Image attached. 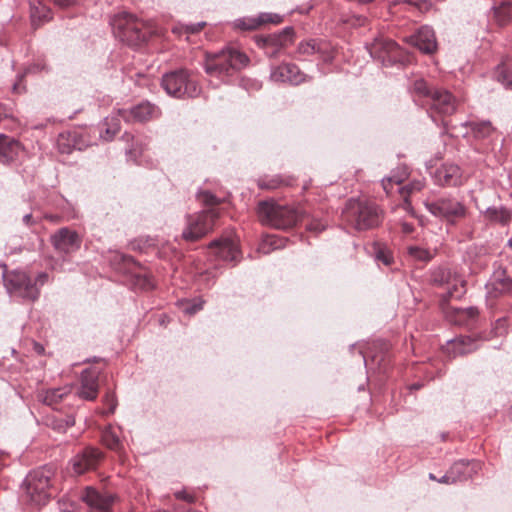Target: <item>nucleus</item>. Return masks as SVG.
<instances>
[{
  "label": "nucleus",
  "instance_id": "48",
  "mask_svg": "<svg viewBox=\"0 0 512 512\" xmlns=\"http://www.w3.org/2000/svg\"><path fill=\"white\" fill-rule=\"evenodd\" d=\"M59 512H78L75 505L69 502H59Z\"/></svg>",
  "mask_w": 512,
  "mask_h": 512
},
{
  "label": "nucleus",
  "instance_id": "55",
  "mask_svg": "<svg viewBox=\"0 0 512 512\" xmlns=\"http://www.w3.org/2000/svg\"><path fill=\"white\" fill-rule=\"evenodd\" d=\"M414 230V227L412 224H409V223H402V232L405 233V234H410L412 233Z\"/></svg>",
  "mask_w": 512,
  "mask_h": 512
},
{
  "label": "nucleus",
  "instance_id": "32",
  "mask_svg": "<svg viewBox=\"0 0 512 512\" xmlns=\"http://www.w3.org/2000/svg\"><path fill=\"white\" fill-rule=\"evenodd\" d=\"M494 17L500 26L509 24L512 20V7L509 0H503L494 6Z\"/></svg>",
  "mask_w": 512,
  "mask_h": 512
},
{
  "label": "nucleus",
  "instance_id": "40",
  "mask_svg": "<svg viewBox=\"0 0 512 512\" xmlns=\"http://www.w3.org/2000/svg\"><path fill=\"white\" fill-rule=\"evenodd\" d=\"M105 130L101 132V137L106 141L111 140L120 130V122L118 117L111 116L105 119Z\"/></svg>",
  "mask_w": 512,
  "mask_h": 512
},
{
  "label": "nucleus",
  "instance_id": "41",
  "mask_svg": "<svg viewBox=\"0 0 512 512\" xmlns=\"http://www.w3.org/2000/svg\"><path fill=\"white\" fill-rule=\"evenodd\" d=\"M205 26H206L205 22H199L197 24H192V25H179V26H175L172 29V31H173V33H175L177 35H182V34L192 35V34H196V33H199L200 31H202Z\"/></svg>",
  "mask_w": 512,
  "mask_h": 512
},
{
  "label": "nucleus",
  "instance_id": "34",
  "mask_svg": "<svg viewBox=\"0 0 512 512\" xmlns=\"http://www.w3.org/2000/svg\"><path fill=\"white\" fill-rule=\"evenodd\" d=\"M484 217L491 222L506 225L511 220V212L504 207H500V208L493 207V208H488L485 211Z\"/></svg>",
  "mask_w": 512,
  "mask_h": 512
},
{
  "label": "nucleus",
  "instance_id": "61",
  "mask_svg": "<svg viewBox=\"0 0 512 512\" xmlns=\"http://www.w3.org/2000/svg\"><path fill=\"white\" fill-rule=\"evenodd\" d=\"M111 402H113V399H111ZM114 409H115V404L112 403L110 409H109V413H113L114 412Z\"/></svg>",
  "mask_w": 512,
  "mask_h": 512
},
{
  "label": "nucleus",
  "instance_id": "36",
  "mask_svg": "<svg viewBox=\"0 0 512 512\" xmlns=\"http://www.w3.org/2000/svg\"><path fill=\"white\" fill-rule=\"evenodd\" d=\"M497 78L512 89V57L505 59L497 68Z\"/></svg>",
  "mask_w": 512,
  "mask_h": 512
},
{
  "label": "nucleus",
  "instance_id": "24",
  "mask_svg": "<svg viewBox=\"0 0 512 512\" xmlns=\"http://www.w3.org/2000/svg\"><path fill=\"white\" fill-rule=\"evenodd\" d=\"M408 42L428 54L437 48L434 31L427 26L421 27L416 34L410 36Z\"/></svg>",
  "mask_w": 512,
  "mask_h": 512
},
{
  "label": "nucleus",
  "instance_id": "19",
  "mask_svg": "<svg viewBox=\"0 0 512 512\" xmlns=\"http://www.w3.org/2000/svg\"><path fill=\"white\" fill-rule=\"evenodd\" d=\"M160 110L149 102H142L131 109H119L118 116L126 122H145L157 118Z\"/></svg>",
  "mask_w": 512,
  "mask_h": 512
},
{
  "label": "nucleus",
  "instance_id": "46",
  "mask_svg": "<svg viewBox=\"0 0 512 512\" xmlns=\"http://www.w3.org/2000/svg\"><path fill=\"white\" fill-rule=\"evenodd\" d=\"M377 259L383 262L386 266H389L393 262L392 255L385 250H379L376 255Z\"/></svg>",
  "mask_w": 512,
  "mask_h": 512
},
{
  "label": "nucleus",
  "instance_id": "12",
  "mask_svg": "<svg viewBox=\"0 0 512 512\" xmlns=\"http://www.w3.org/2000/svg\"><path fill=\"white\" fill-rule=\"evenodd\" d=\"M432 281L446 289L447 298L459 299L466 292L465 280L449 268H438L435 270Z\"/></svg>",
  "mask_w": 512,
  "mask_h": 512
},
{
  "label": "nucleus",
  "instance_id": "10",
  "mask_svg": "<svg viewBox=\"0 0 512 512\" xmlns=\"http://www.w3.org/2000/svg\"><path fill=\"white\" fill-rule=\"evenodd\" d=\"M4 282L7 290L15 295L34 301L39 296L37 284L25 273L13 271L5 274Z\"/></svg>",
  "mask_w": 512,
  "mask_h": 512
},
{
  "label": "nucleus",
  "instance_id": "15",
  "mask_svg": "<svg viewBox=\"0 0 512 512\" xmlns=\"http://www.w3.org/2000/svg\"><path fill=\"white\" fill-rule=\"evenodd\" d=\"M51 243L57 252L71 254L80 249L82 239L76 231L63 227L51 236Z\"/></svg>",
  "mask_w": 512,
  "mask_h": 512
},
{
  "label": "nucleus",
  "instance_id": "63",
  "mask_svg": "<svg viewBox=\"0 0 512 512\" xmlns=\"http://www.w3.org/2000/svg\"><path fill=\"white\" fill-rule=\"evenodd\" d=\"M508 244H509V246H510V247H511V249H512V239H511V240H509Z\"/></svg>",
  "mask_w": 512,
  "mask_h": 512
},
{
  "label": "nucleus",
  "instance_id": "22",
  "mask_svg": "<svg viewBox=\"0 0 512 512\" xmlns=\"http://www.w3.org/2000/svg\"><path fill=\"white\" fill-rule=\"evenodd\" d=\"M23 151L22 144L13 137L0 134V163L10 164L16 161Z\"/></svg>",
  "mask_w": 512,
  "mask_h": 512
},
{
  "label": "nucleus",
  "instance_id": "8",
  "mask_svg": "<svg viewBox=\"0 0 512 512\" xmlns=\"http://www.w3.org/2000/svg\"><path fill=\"white\" fill-rule=\"evenodd\" d=\"M162 86L174 97H195L200 88L197 77L187 69H178L163 76Z\"/></svg>",
  "mask_w": 512,
  "mask_h": 512
},
{
  "label": "nucleus",
  "instance_id": "51",
  "mask_svg": "<svg viewBox=\"0 0 512 512\" xmlns=\"http://www.w3.org/2000/svg\"><path fill=\"white\" fill-rule=\"evenodd\" d=\"M439 483L442 484H455V477L451 474V471L449 470L444 476L439 478Z\"/></svg>",
  "mask_w": 512,
  "mask_h": 512
},
{
  "label": "nucleus",
  "instance_id": "38",
  "mask_svg": "<svg viewBox=\"0 0 512 512\" xmlns=\"http://www.w3.org/2000/svg\"><path fill=\"white\" fill-rule=\"evenodd\" d=\"M473 136L477 139H485L494 133L490 122H472L470 124Z\"/></svg>",
  "mask_w": 512,
  "mask_h": 512
},
{
  "label": "nucleus",
  "instance_id": "43",
  "mask_svg": "<svg viewBox=\"0 0 512 512\" xmlns=\"http://www.w3.org/2000/svg\"><path fill=\"white\" fill-rule=\"evenodd\" d=\"M203 304L204 302L202 300H199L195 303H187L184 308H183V311L187 314H195L196 312L202 310L203 308Z\"/></svg>",
  "mask_w": 512,
  "mask_h": 512
},
{
  "label": "nucleus",
  "instance_id": "27",
  "mask_svg": "<svg viewBox=\"0 0 512 512\" xmlns=\"http://www.w3.org/2000/svg\"><path fill=\"white\" fill-rule=\"evenodd\" d=\"M50 3L48 0L31 1V22L34 27H38L52 19Z\"/></svg>",
  "mask_w": 512,
  "mask_h": 512
},
{
  "label": "nucleus",
  "instance_id": "14",
  "mask_svg": "<svg viewBox=\"0 0 512 512\" xmlns=\"http://www.w3.org/2000/svg\"><path fill=\"white\" fill-rule=\"evenodd\" d=\"M208 248L220 260L235 263L240 261L239 240L232 235L222 236L212 241Z\"/></svg>",
  "mask_w": 512,
  "mask_h": 512
},
{
  "label": "nucleus",
  "instance_id": "42",
  "mask_svg": "<svg viewBox=\"0 0 512 512\" xmlns=\"http://www.w3.org/2000/svg\"><path fill=\"white\" fill-rule=\"evenodd\" d=\"M408 254L415 260L423 262H428L433 258V254L429 250L417 246H410Z\"/></svg>",
  "mask_w": 512,
  "mask_h": 512
},
{
  "label": "nucleus",
  "instance_id": "23",
  "mask_svg": "<svg viewBox=\"0 0 512 512\" xmlns=\"http://www.w3.org/2000/svg\"><path fill=\"white\" fill-rule=\"evenodd\" d=\"M98 371L94 368L85 369L81 376V387L78 391L80 398L95 400L98 395Z\"/></svg>",
  "mask_w": 512,
  "mask_h": 512
},
{
  "label": "nucleus",
  "instance_id": "9",
  "mask_svg": "<svg viewBox=\"0 0 512 512\" xmlns=\"http://www.w3.org/2000/svg\"><path fill=\"white\" fill-rule=\"evenodd\" d=\"M370 55L385 65L397 62H404L407 57L399 45L391 39L384 37L376 38L369 46Z\"/></svg>",
  "mask_w": 512,
  "mask_h": 512
},
{
  "label": "nucleus",
  "instance_id": "52",
  "mask_svg": "<svg viewBox=\"0 0 512 512\" xmlns=\"http://www.w3.org/2000/svg\"><path fill=\"white\" fill-rule=\"evenodd\" d=\"M351 23L352 26H363L366 22V18L362 17V16H354L351 18V20L349 21Z\"/></svg>",
  "mask_w": 512,
  "mask_h": 512
},
{
  "label": "nucleus",
  "instance_id": "29",
  "mask_svg": "<svg viewBox=\"0 0 512 512\" xmlns=\"http://www.w3.org/2000/svg\"><path fill=\"white\" fill-rule=\"evenodd\" d=\"M298 51L307 55L319 53L324 55L325 60H330L332 58V47L329 43L323 40L311 39L301 42L298 46Z\"/></svg>",
  "mask_w": 512,
  "mask_h": 512
},
{
  "label": "nucleus",
  "instance_id": "1",
  "mask_svg": "<svg viewBox=\"0 0 512 512\" xmlns=\"http://www.w3.org/2000/svg\"><path fill=\"white\" fill-rule=\"evenodd\" d=\"M198 200L209 209L187 217V226L182 232L186 241H197L210 232L220 216L217 206L221 203L213 194L203 191L198 194Z\"/></svg>",
  "mask_w": 512,
  "mask_h": 512
},
{
  "label": "nucleus",
  "instance_id": "39",
  "mask_svg": "<svg viewBox=\"0 0 512 512\" xmlns=\"http://www.w3.org/2000/svg\"><path fill=\"white\" fill-rule=\"evenodd\" d=\"M435 88H432L428 85V83L422 79H416L411 87V91L414 95L419 98H431V94L433 93Z\"/></svg>",
  "mask_w": 512,
  "mask_h": 512
},
{
  "label": "nucleus",
  "instance_id": "59",
  "mask_svg": "<svg viewBox=\"0 0 512 512\" xmlns=\"http://www.w3.org/2000/svg\"><path fill=\"white\" fill-rule=\"evenodd\" d=\"M31 219H32V215L31 214H27L23 217V221L25 224L29 225L30 222H31Z\"/></svg>",
  "mask_w": 512,
  "mask_h": 512
},
{
  "label": "nucleus",
  "instance_id": "4",
  "mask_svg": "<svg viewBox=\"0 0 512 512\" xmlns=\"http://www.w3.org/2000/svg\"><path fill=\"white\" fill-rule=\"evenodd\" d=\"M258 217L264 224L271 225L277 229H288L294 227L304 218V212L299 207H290L263 201L258 205Z\"/></svg>",
  "mask_w": 512,
  "mask_h": 512
},
{
  "label": "nucleus",
  "instance_id": "58",
  "mask_svg": "<svg viewBox=\"0 0 512 512\" xmlns=\"http://www.w3.org/2000/svg\"><path fill=\"white\" fill-rule=\"evenodd\" d=\"M34 349L38 354H42L44 352V347L38 343L34 344Z\"/></svg>",
  "mask_w": 512,
  "mask_h": 512
},
{
  "label": "nucleus",
  "instance_id": "60",
  "mask_svg": "<svg viewBox=\"0 0 512 512\" xmlns=\"http://www.w3.org/2000/svg\"><path fill=\"white\" fill-rule=\"evenodd\" d=\"M429 479L432 480V481H437L439 480V478H437L434 474L430 473L429 474Z\"/></svg>",
  "mask_w": 512,
  "mask_h": 512
},
{
  "label": "nucleus",
  "instance_id": "33",
  "mask_svg": "<svg viewBox=\"0 0 512 512\" xmlns=\"http://www.w3.org/2000/svg\"><path fill=\"white\" fill-rule=\"evenodd\" d=\"M102 442L110 450L120 452L122 450V443L115 428L111 425L107 426L102 432Z\"/></svg>",
  "mask_w": 512,
  "mask_h": 512
},
{
  "label": "nucleus",
  "instance_id": "62",
  "mask_svg": "<svg viewBox=\"0 0 512 512\" xmlns=\"http://www.w3.org/2000/svg\"><path fill=\"white\" fill-rule=\"evenodd\" d=\"M508 290L512 293V282L509 284Z\"/></svg>",
  "mask_w": 512,
  "mask_h": 512
},
{
  "label": "nucleus",
  "instance_id": "47",
  "mask_svg": "<svg viewBox=\"0 0 512 512\" xmlns=\"http://www.w3.org/2000/svg\"><path fill=\"white\" fill-rule=\"evenodd\" d=\"M267 245H270L272 246V249H277L280 247V245L277 244V239L274 237V236H268L265 241L263 242V244L261 245L260 249L264 252V253H269V250L266 249V246Z\"/></svg>",
  "mask_w": 512,
  "mask_h": 512
},
{
  "label": "nucleus",
  "instance_id": "45",
  "mask_svg": "<svg viewBox=\"0 0 512 512\" xmlns=\"http://www.w3.org/2000/svg\"><path fill=\"white\" fill-rule=\"evenodd\" d=\"M31 69H27L24 73L18 76L17 81L13 85V92L17 94H21L25 91V86L22 84L24 77L27 73H29Z\"/></svg>",
  "mask_w": 512,
  "mask_h": 512
},
{
  "label": "nucleus",
  "instance_id": "30",
  "mask_svg": "<svg viewBox=\"0 0 512 512\" xmlns=\"http://www.w3.org/2000/svg\"><path fill=\"white\" fill-rule=\"evenodd\" d=\"M447 318L449 321L456 325H468L473 321L477 315L478 310L470 307L466 309L450 308L447 312Z\"/></svg>",
  "mask_w": 512,
  "mask_h": 512
},
{
  "label": "nucleus",
  "instance_id": "26",
  "mask_svg": "<svg viewBox=\"0 0 512 512\" xmlns=\"http://www.w3.org/2000/svg\"><path fill=\"white\" fill-rule=\"evenodd\" d=\"M271 78L275 82H289L297 85L304 80V75L296 65L282 64L273 70Z\"/></svg>",
  "mask_w": 512,
  "mask_h": 512
},
{
  "label": "nucleus",
  "instance_id": "49",
  "mask_svg": "<svg viewBox=\"0 0 512 512\" xmlns=\"http://www.w3.org/2000/svg\"><path fill=\"white\" fill-rule=\"evenodd\" d=\"M394 4L395 5H400V4L413 5V6H417L419 9H422V5H425V8H427V4L425 2L419 3V0H397Z\"/></svg>",
  "mask_w": 512,
  "mask_h": 512
},
{
  "label": "nucleus",
  "instance_id": "2",
  "mask_svg": "<svg viewBox=\"0 0 512 512\" xmlns=\"http://www.w3.org/2000/svg\"><path fill=\"white\" fill-rule=\"evenodd\" d=\"M55 469L44 466L30 472L23 485L22 499L32 507H41L48 503L52 496Z\"/></svg>",
  "mask_w": 512,
  "mask_h": 512
},
{
  "label": "nucleus",
  "instance_id": "53",
  "mask_svg": "<svg viewBox=\"0 0 512 512\" xmlns=\"http://www.w3.org/2000/svg\"><path fill=\"white\" fill-rule=\"evenodd\" d=\"M140 281H141V284H140L141 288L146 289V290L153 288V283L151 282L150 278L145 276L142 279H140Z\"/></svg>",
  "mask_w": 512,
  "mask_h": 512
},
{
  "label": "nucleus",
  "instance_id": "25",
  "mask_svg": "<svg viewBox=\"0 0 512 512\" xmlns=\"http://www.w3.org/2000/svg\"><path fill=\"white\" fill-rule=\"evenodd\" d=\"M282 16L275 13H261L257 17L244 18L236 21L235 26L242 30H256L265 24H280Z\"/></svg>",
  "mask_w": 512,
  "mask_h": 512
},
{
  "label": "nucleus",
  "instance_id": "44",
  "mask_svg": "<svg viewBox=\"0 0 512 512\" xmlns=\"http://www.w3.org/2000/svg\"><path fill=\"white\" fill-rule=\"evenodd\" d=\"M325 227L326 225L322 221L314 218L307 223V229L315 233L323 231Z\"/></svg>",
  "mask_w": 512,
  "mask_h": 512
},
{
  "label": "nucleus",
  "instance_id": "35",
  "mask_svg": "<svg viewBox=\"0 0 512 512\" xmlns=\"http://www.w3.org/2000/svg\"><path fill=\"white\" fill-rule=\"evenodd\" d=\"M293 179L291 177L273 176L271 178L262 179L259 181L261 189L275 190L282 186L292 185Z\"/></svg>",
  "mask_w": 512,
  "mask_h": 512
},
{
  "label": "nucleus",
  "instance_id": "18",
  "mask_svg": "<svg viewBox=\"0 0 512 512\" xmlns=\"http://www.w3.org/2000/svg\"><path fill=\"white\" fill-rule=\"evenodd\" d=\"M104 455L97 448H86L77 454L72 460V468L75 474L81 475L87 471L94 470L102 461Z\"/></svg>",
  "mask_w": 512,
  "mask_h": 512
},
{
  "label": "nucleus",
  "instance_id": "54",
  "mask_svg": "<svg viewBox=\"0 0 512 512\" xmlns=\"http://www.w3.org/2000/svg\"><path fill=\"white\" fill-rule=\"evenodd\" d=\"M48 1L57 6H60V7L69 6L74 2V0H48Z\"/></svg>",
  "mask_w": 512,
  "mask_h": 512
},
{
  "label": "nucleus",
  "instance_id": "6",
  "mask_svg": "<svg viewBox=\"0 0 512 512\" xmlns=\"http://www.w3.org/2000/svg\"><path fill=\"white\" fill-rule=\"evenodd\" d=\"M249 58L236 48L228 47L215 54H207L205 71L210 76H228L247 66Z\"/></svg>",
  "mask_w": 512,
  "mask_h": 512
},
{
  "label": "nucleus",
  "instance_id": "11",
  "mask_svg": "<svg viewBox=\"0 0 512 512\" xmlns=\"http://www.w3.org/2000/svg\"><path fill=\"white\" fill-rule=\"evenodd\" d=\"M426 207L434 216L441 217L450 223L466 217L467 208L454 198H440L436 201L426 202Z\"/></svg>",
  "mask_w": 512,
  "mask_h": 512
},
{
  "label": "nucleus",
  "instance_id": "21",
  "mask_svg": "<svg viewBox=\"0 0 512 512\" xmlns=\"http://www.w3.org/2000/svg\"><path fill=\"white\" fill-rule=\"evenodd\" d=\"M434 178L441 186H459L464 181L460 167L455 164H443L435 171Z\"/></svg>",
  "mask_w": 512,
  "mask_h": 512
},
{
  "label": "nucleus",
  "instance_id": "37",
  "mask_svg": "<svg viewBox=\"0 0 512 512\" xmlns=\"http://www.w3.org/2000/svg\"><path fill=\"white\" fill-rule=\"evenodd\" d=\"M71 388L70 387H63L58 389H50L46 391L43 402L49 406H54L58 404L62 399L70 394Z\"/></svg>",
  "mask_w": 512,
  "mask_h": 512
},
{
  "label": "nucleus",
  "instance_id": "57",
  "mask_svg": "<svg viewBox=\"0 0 512 512\" xmlns=\"http://www.w3.org/2000/svg\"><path fill=\"white\" fill-rule=\"evenodd\" d=\"M73 424H74V420L69 419V420L66 422L65 427H64V426H62V425H58V426H54V428H55V429H58V430H63V431H64L66 427H68V426H72Z\"/></svg>",
  "mask_w": 512,
  "mask_h": 512
},
{
  "label": "nucleus",
  "instance_id": "16",
  "mask_svg": "<svg viewBox=\"0 0 512 512\" xmlns=\"http://www.w3.org/2000/svg\"><path fill=\"white\" fill-rule=\"evenodd\" d=\"M457 108L456 98L446 89L435 88L430 98V111L432 116L452 115Z\"/></svg>",
  "mask_w": 512,
  "mask_h": 512
},
{
  "label": "nucleus",
  "instance_id": "7",
  "mask_svg": "<svg viewBox=\"0 0 512 512\" xmlns=\"http://www.w3.org/2000/svg\"><path fill=\"white\" fill-rule=\"evenodd\" d=\"M408 177V168L406 166H399L389 177L382 180V186L388 196H393L395 193L399 194L403 200V208L407 212L413 213L409 198L415 193L420 192L424 188L425 183L422 180H413L405 183Z\"/></svg>",
  "mask_w": 512,
  "mask_h": 512
},
{
  "label": "nucleus",
  "instance_id": "5",
  "mask_svg": "<svg viewBox=\"0 0 512 512\" xmlns=\"http://www.w3.org/2000/svg\"><path fill=\"white\" fill-rule=\"evenodd\" d=\"M112 26L121 41L131 46H138L146 42L154 33L150 25L125 12L113 18Z\"/></svg>",
  "mask_w": 512,
  "mask_h": 512
},
{
  "label": "nucleus",
  "instance_id": "28",
  "mask_svg": "<svg viewBox=\"0 0 512 512\" xmlns=\"http://www.w3.org/2000/svg\"><path fill=\"white\" fill-rule=\"evenodd\" d=\"M481 469V463L478 461H459L454 463L451 468V474L455 477V482L464 481L471 478Z\"/></svg>",
  "mask_w": 512,
  "mask_h": 512
},
{
  "label": "nucleus",
  "instance_id": "56",
  "mask_svg": "<svg viewBox=\"0 0 512 512\" xmlns=\"http://www.w3.org/2000/svg\"><path fill=\"white\" fill-rule=\"evenodd\" d=\"M48 279V275L46 273H40L37 278V282L43 285ZM36 283V281H34Z\"/></svg>",
  "mask_w": 512,
  "mask_h": 512
},
{
  "label": "nucleus",
  "instance_id": "13",
  "mask_svg": "<svg viewBox=\"0 0 512 512\" xmlns=\"http://www.w3.org/2000/svg\"><path fill=\"white\" fill-rule=\"evenodd\" d=\"M90 512H113V507L118 502V496L109 491H99L92 487H86L81 495Z\"/></svg>",
  "mask_w": 512,
  "mask_h": 512
},
{
  "label": "nucleus",
  "instance_id": "31",
  "mask_svg": "<svg viewBox=\"0 0 512 512\" xmlns=\"http://www.w3.org/2000/svg\"><path fill=\"white\" fill-rule=\"evenodd\" d=\"M478 348L476 342L470 337H463L451 341L448 350H452L454 356L465 355L475 351Z\"/></svg>",
  "mask_w": 512,
  "mask_h": 512
},
{
  "label": "nucleus",
  "instance_id": "20",
  "mask_svg": "<svg viewBox=\"0 0 512 512\" xmlns=\"http://www.w3.org/2000/svg\"><path fill=\"white\" fill-rule=\"evenodd\" d=\"M88 146L85 135L77 130L65 131L59 134L57 147L60 153L69 154L73 150H83Z\"/></svg>",
  "mask_w": 512,
  "mask_h": 512
},
{
  "label": "nucleus",
  "instance_id": "3",
  "mask_svg": "<svg viewBox=\"0 0 512 512\" xmlns=\"http://www.w3.org/2000/svg\"><path fill=\"white\" fill-rule=\"evenodd\" d=\"M382 214L374 202L350 199L343 211V219L356 230H367L381 223Z\"/></svg>",
  "mask_w": 512,
  "mask_h": 512
},
{
  "label": "nucleus",
  "instance_id": "17",
  "mask_svg": "<svg viewBox=\"0 0 512 512\" xmlns=\"http://www.w3.org/2000/svg\"><path fill=\"white\" fill-rule=\"evenodd\" d=\"M294 42V29L286 27L280 33L270 34L258 40V44L267 50V53L275 57L279 50Z\"/></svg>",
  "mask_w": 512,
  "mask_h": 512
},
{
  "label": "nucleus",
  "instance_id": "50",
  "mask_svg": "<svg viewBox=\"0 0 512 512\" xmlns=\"http://www.w3.org/2000/svg\"><path fill=\"white\" fill-rule=\"evenodd\" d=\"M175 497L177 499L184 500V501H187L189 503H193L195 501V498L192 495H190L187 492H185V491L176 492L175 493Z\"/></svg>",
  "mask_w": 512,
  "mask_h": 512
}]
</instances>
